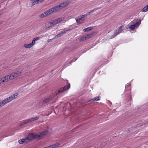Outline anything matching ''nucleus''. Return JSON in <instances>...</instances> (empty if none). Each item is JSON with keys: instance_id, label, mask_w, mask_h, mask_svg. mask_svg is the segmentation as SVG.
<instances>
[{"instance_id": "1", "label": "nucleus", "mask_w": 148, "mask_h": 148, "mask_svg": "<svg viewBox=\"0 0 148 148\" xmlns=\"http://www.w3.org/2000/svg\"><path fill=\"white\" fill-rule=\"evenodd\" d=\"M18 96V94L15 93L11 96L5 99L1 102H0V107L3 106L5 104L10 102L13 99H14L17 98Z\"/></svg>"}, {"instance_id": "2", "label": "nucleus", "mask_w": 148, "mask_h": 148, "mask_svg": "<svg viewBox=\"0 0 148 148\" xmlns=\"http://www.w3.org/2000/svg\"><path fill=\"white\" fill-rule=\"evenodd\" d=\"M69 4V3L67 2H64L60 4L59 5H57L54 7L52 8V9L54 10V12H56L58 10L64 8L67 5Z\"/></svg>"}, {"instance_id": "3", "label": "nucleus", "mask_w": 148, "mask_h": 148, "mask_svg": "<svg viewBox=\"0 0 148 148\" xmlns=\"http://www.w3.org/2000/svg\"><path fill=\"white\" fill-rule=\"evenodd\" d=\"M28 138V142H30L34 140L38 139L40 138V136L38 134H34V133H31L29 134L28 136L27 137Z\"/></svg>"}, {"instance_id": "4", "label": "nucleus", "mask_w": 148, "mask_h": 148, "mask_svg": "<svg viewBox=\"0 0 148 148\" xmlns=\"http://www.w3.org/2000/svg\"><path fill=\"white\" fill-rule=\"evenodd\" d=\"M54 12L52 8H51L50 9L47 10V11L44 12L42 14H40L39 16V17L43 18L46 16H48L52 14H53Z\"/></svg>"}, {"instance_id": "5", "label": "nucleus", "mask_w": 148, "mask_h": 148, "mask_svg": "<svg viewBox=\"0 0 148 148\" xmlns=\"http://www.w3.org/2000/svg\"><path fill=\"white\" fill-rule=\"evenodd\" d=\"M123 26H121L119 27L115 31L114 34L110 37V39L113 38L116 36L117 35L121 33L123 30Z\"/></svg>"}, {"instance_id": "6", "label": "nucleus", "mask_w": 148, "mask_h": 148, "mask_svg": "<svg viewBox=\"0 0 148 148\" xmlns=\"http://www.w3.org/2000/svg\"><path fill=\"white\" fill-rule=\"evenodd\" d=\"M70 87V84H69L64 87L60 88L58 91V93H60L63 92L65 90L69 89Z\"/></svg>"}, {"instance_id": "7", "label": "nucleus", "mask_w": 148, "mask_h": 148, "mask_svg": "<svg viewBox=\"0 0 148 148\" xmlns=\"http://www.w3.org/2000/svg\"><path fill=\"white\" fill-rule=\"evenodd\" d=\"M53 99L52 96L50 95L45 98L42 101V103L44 104L50 101Z\"/></svg>"}, {"instance_id": "8", "label": "nucleus", "mask_w": 148, "mask_h": 148, "mask_svg": "<svg viewBox=\"0 0 148 148\" xmlns=\"http://www.w3.org/2000/svg\"><path fill=\"white\" fill-rule=\"evenodd\" d=\"M99 8H94L93 10H91L89 12L87 13L86 14H84V15H82L81 16V17H83V18L84 17H86L87 15H90V14L93 13L95 11H96V10L99 9Z\"/></svg>"}, {"instance_id": "9", "label": "nucleus", "mask_w": 148, "mask_h": 148, "mask_svg": "<svg viewBox=\"0 0 148 148\" xmlns=\"http://www.w3.org/2000/svg\"><path fill=\"white\" fill-rule=\"evenodd\" d=\"M62 21L61 18H57L56 19H55L53 21H51L52 22V24H53L54 25H55L56 24H57L58 23H59Z\"/></svg>"}, {"instance_id": "10", "label": "nucleus", "mask_w": 148, "mask_h": 148, "mask_svg": "<svg viewBox=\"0 0 148 148\" xmlns=\"http://www.w3.org/2000/svg\"><path fill=\"white\" fill-rule=\"evenodd\" d=\"M24 142H26V143L28 142V138H26L20 139L18 140V143L20 144H22Z\"/></svg>"}, {"instance_id": "11", "label": "nucleus", "mask_w": 148, "mask_h": 148, "mask_svg": "<svg viewBox=\"0 0 148 148\" xmlns=\"http://www.w3.org/2000/svg\"><path fill=\"white\" fill-rule=\"evenodd\" d=\"M39 119V117L38 116H36L35 117H32L29 118L28 119V121H29V123L32 122L34 121H35L38 120Z\"/></svg>"}, {"instance_id": "12", "label": "nucleus", "mask_w": 148, "mask_h": 148, "mask_svg": "<svg viewBox=\"0 0 148 148\" xmlns=\"http://www.w3.org/2000/svg\"><path fill=\"white\" fill-rule=\"evenodd\" d=\"M95 34V32H93L89 34H87L86 35V37L87 39L91 38L94 36Z\"/></svg>"}, {"instance_id": "13", "label": "nucleus", "mask_w": 148, "mask_h": 148, "mask_svg": "<svg viewBox=\"0 0 148 148\" xmlns=\"http://www.w3.org/2000/svg\"><path fill=\"white\" fill-rule=\"evenodd\" d=\"M49 131L47 130L43 131L41 133H40L38 135L40 136V138L41 136H45L49 132Z\"/></svg>"}, {"instance_id": "14", "label": "nucleus", "mask_w": 148, "mask_h": 148, "mask_svg": "<svg viewBox=\"0 0 148 148\" xmlns=\"http://www.w3.org/2000/svg\"><path fill=\"white\" fill-rule=\"evenodd\" d=\"M59 143H56L54 144L53 145L49 146L47 147L48 148H55L59 146L60 145Z\"/></svg>"}, {"instance_id": "15", "label": "nucleus", "mask_w": 148, "mask_h": 148, "mask_svg": "<svg viewBox=\"0 0 148 148\" xmlns=\"http://www.w3.org/2000/svg\"><path fill=\"white\" fill-rule=\"evenodd\" d=\"M94 26L90 27H87L85 29H83V31L84 32H87L91 30L92 29H93L94 27Z\"/></svg>"}, {"instance_id": "16", "label": "nucleus", "mask_w": 148, "mask_h": 148, "mask_svg": "<svg viewBox=\"0 0 148 148\" xmlns=\"http://www.w3.org/2000/svg\"><path fill=\"white\" fill-rule=\"evenodd\" d=\"M141 21V19H139L138 21L137 22L134 24L136 28H137L140 25V24Z\"/></svg>"}, {"instance_id": "17", "label": "nucleus", "mask_w": 148, "mask_h": 148, "mask_svg": "<svg viewBox=\"0 0 148 148\" xmlns=\"http://www.w3.org/2000/svg\"><path fill=\"white\" fill-rule=\"evenodd\" d=\"M13 74H14V77L16 78L17 77L21 75V72L19 71H16L13 73Z\"/></svg>"}, {"instance_id": "18", "label": "nucleus", "mask_w": 148, "mask_h": 148, "mask_svg": "<svg viewBox=\"0 0 148 148\" xmlns=\"http://www.w3.org/2000/svg\"><path fill=\"white\" fill-rule=\"evenodd\" d=\"M31 1L32 5H34L36 4L39 3L38 0H32Z\"/></svg>"}, {"instance_id": "19", "label": "nucleus", "mask_w": 148, "mask_h": 148, "mask_svg": "<svg viewBox=\"0 0 148 148\" xmlns=\"http://www.w3.org/2000/svg\"><path fill=\"white\" fill-rule=\"evenodd\" d=\"M2 79L3 80H4V82H7L9 81L10 80L9 79V77H8V75L6 76L3 78H2Z\"/></svg>"}, {"instance_id": "20", "label": "nucleus", "mask_w": 148, "mask_h": 148, "mask_svg": "<svg viewBox=\"0 0 148 148\" xmlns=\"http://www.w3.org/2000/svg\"><path fill=\"white\" fill-rule=\"evenodd\" d=\"M99 97H96L95 98H94L92 99H90L89 101H95L99 100Z\"/></svg>"}, {"instance_id": "21", "label": "nucleus", "mask_w": 148, "mask_h": 148, "mask_svg": "<svg viewBox=\"0 0 148 148\" xmlns=\"http://www.w3.org/2000/svg\"><path fill=\"white\" fill-rule=\"evenodd\" d=\"M29 123V121H28V119H27L26 120H25L23 122L21 123L20 124V125L21 126L23 125H24L25 124H27V123Z\"/></svg>"}, {"instance_id": "22", "label": "nucleus", "mask_w": 148, "mask_h": 148, "mask_svg": "<svg viewBox=\"0 0 148 148\" xmlns=\"http://www.w3.org/2000/svg\"><path fill=\"white\" fill-rule=\"evenodd\" d=\"M14 75V74H13V73L8 75V77H9V79L10 80L15 78Z\"/></svg>"}, {"instance_id": "23", "label": "nucleus", "mask_w": 148, "mask_h": 148, "mask_svg": "<svg viewBox=\"0 0 148 148\" xmlns=\"http://www.w3.org/2000/svg\"><path fill=\"white\" fill-rule=\"evenodd\" d=\"M32 46L31 43L29 44H25L24 45V47L25 48H30Z\"/></svg>"}, {"instance_id": "24", "label": "nucleus", "mask_w": 148, "mask_h": 148, "mask_svg": "<svg viewBox=\"0 0 148 148\" xmlns=\"http://www.w3.org/2000/svg\"><path fill=\"white\" fill-rule=\"evenodd\" d=\"M147 10H148V7L147 5L142 9L141 11L142 12H146Z\"/></svg>"}, {"instance_id": "25", "label": "nucleus", "mask_w": 148, "mask_h": 148, "mask_svg": "<svg viewBox=\"0 0 148 148\" xmlns=\"http://www.w3.org/2000/svg\"><path fill=\"white\" fill-rule=\"evenodd\" d=\"M86 36H84L82 37L80 39L79 41L80 42H82L84 41L85 40H86Z\"/></svg>"}, {"instance_id": "26", "label": "nucleus", "mask_w": 148, "mask_h": 148, "mask_svg": "<svg viewBox=\"0 0 148 148\" xmlns=\"http://www.w3.org/2000/svg\"><path fill=\"white\" fill-rule=\"evenodd\" d=\"M52 22H49V23L48 24V26H47L46 27V28H47L48 27L49 28L50 27H51L54 26V25H53V24H52Z\"/></svg>"}, {"instance_id": "27", "label": "nucleus", "mask_w": 148, "mask_h": 148, "mask_svg": "<svg viewBox=\"0 0 148 148\" xmlns=\"http://www.w3.org/2000/svg\"><path fill=\"white\" fill-rule=\"evenodd\" d=\"M136 28V27L135 26V25H134V24L130 26L129 27V28L131 30H133Z\"/></svg>"}, {"instance_id": "28", "label": "nucleus", "mask_w": 148, "mask_h": 148, "mask_svg": "<svg viewBox=\"0 0 148 148\" xmlns=\"http://www.w3.org/2000/svg\"><path fill=\"white\" fill-rule=\"evenodd\" d=\"M68 31V30H66L64 31H61L59 33L61 36H62L64 34H65L67 31Z\"/></svg>"}, {"instance_id": "29", "label": "nucleus", "mask_w": 148, "mask_h": 148, "mask_svg": "<svg viewBox=\"0 0 148 148\" xmlns=\"http://www.w3.org/2000/svg\"><path fill=\"white\" fill-rule=\"evenodd\" d=\"M82 18H83V17H81L79 19H76V21L77 23H79V21L82 20Z\"/></svg>"}, {"instance_id": "30", "label": "nucleus", "mask_w": 148, "mask_h": 148, "mask_svg": "<svg viewBox=\"0 0 148 148\" xmlns=\"http://www.w3.org/2000/svg\"><path fill=\"white\" fill-rule=\"evenodd\" d=\"M4 82V80L2 79V78L0 79V84H2Z\"/></svg>"}, {"instance_id": "31", "label": "nucleus", "mask_w": 148, "mask_h": 148, "mask_svg": "<svg viewBox=\"0 0 148 148\" xmlns=\"http://www.w3.org/2000/svg\"><path fill=\"white\" fill-rule=\"evenodd\" d=\"M35 40L34 39H33V40H32V42L31 43H30L31 44H32V45L33 46L35 44Z\"/></svg>"}, {"instance_id": "32", "label": "nucleus", "mask_w": 148, "mask_h": 148, "mask_svg": "<svg viewBox=\"0 0 148 148\" xmlns=\"http://www.w3.org/2000/svg\"><path fill=\"white\" fill-rule=\"evenodd\" d=\"M60 36L59 34H58L57 35H56L53 38V39H56L57 38L60 37Z\"/></svg>"}, {"instance_id": "33", "label": "nucleus", "mask_w": 148, "mask_h": 148, "mask_svg": "<svg viewBox=\"0 0 148 148\" xmlns=\"http://www.w3.org/2000/svg\"><path fill=\"white\" fill-rule=\"evenodd\" d=\"M40 38V37H37L35 38H34V39L35 40V41H36L38 40H39Z\"/></svg>"}, {"instance_id": "34", "label": "nucleus", "mask_w": 148, "mask_h": 148, "mask_svg": "<svg viewBox=\"0 0 148 148\" xmlns=\"http://www.w3.org/2000/svg\"><path fill=\"white\" fill-rule=\"evenodd\" d=\"M77 59V58L76 59H73L71 61V62H70V63H71V62H73L75 61Z\"/></svg>"}, {"instance_id": "35", "label": "nucleus", "mask_w": 148, "mask_h": 148, "mask_svg": "<svg viewBox=\"0 0 148 148\" xmlns=\"http://www.w3.org/2000/svg\"><path fill=\"white\" fill-rule=\"evenodd\" d=\"M39 1V3H42L44 1V0H38Z\"/></svg>"}, {"instance_id": "36", "label": "nucleus", "mask_w": 148, "mask_h": 148, "mask_svg": "<svg viewBox=\"0 0 148 148\" xmlns=\"http://www.w3.org/2000/svg\"><path fill=\"white\" fill-rule=\"evenodd\" d=\"M59 93H58V91H56V94H55V96H56Z\"/></svg>"}, {"instance_id": "37", "label": "nucleus", "mask_w": 148, "mask_h": 148, "mask_svg": "<svg viewBox=\"0 0 148 148\" xmlns=\"http://www.w3.org/2000/svg\"><path fill=\"white\" fill-rule=\"evenodd\" d=\"M130 84H128V85L126 86V87H130Z\"/></svg>"}, {"instance_id": "38", "label": "nucleus", "mask_w": 148, "mask_h": 148, "mask_svg": "<svg viewBox=\"0 0 148 148\" xmlns=\"http://www.w3.org/2000/svg\"><path fill=\"white\" fill-rule=\"evenodd\" d=\"M138 21V19H137V20H134L133 21Z\"/></svg>"}, {"instance_id": "39", "label": "nucleus", "mask_w": 148, "mask_h": 148, "mask_svg": "<svg viewBox=\"0 0 148 148\" xmlns=\"http://www.w3.org/2000/svg\"><path fill=\"white\" fill-rule=\"evenodd\" d=\"M2 23V22H0V25Z\"/></svg>"}, {"instance_id": "40", "label": "nucleus", "mask_w": 148, "mask_h": 148, "mask_svg": "<svg viewBox=\"0 0 148 148\" xmlns=\"http://www.w3.org/2000/svg\"><path fill=\"white\" fill-rule=\"evenodd\" d=\"M59 34V36H60V37H61V36H61V35L60 34Z\"/></svg>"}, {"instance_id": "41", "label": "nucleus", "mask_w": 148, "mask_h": 148, "mask_svg": "<svg viewBox=\"0 0 148 148\" xmlns=\"http://www.w3.org/2000/svg\"><path fill=\"white\" fill-rule=\"evenodd\" d=\"M43 148H48L47 147H44Z\"/></svg>"}, {"instance_id": "42", "label": "nucleus", "mask_w": 148, "mask_h": 148, "mask_svg": "<svg viewBox=\"0 0 148 148\" xmlns=\"http://www.w3.org/2000/svg\"><path fill=\"white\" fill-rule=\"evenodd\" d=\"M1 7V5H0V8Z\"/></svg>"}, {"instance_id": "43", "label": "nucleus", "mask_w": 148, "mask_h": 148, "mask_svg": "<svg viewBox=\"0 0 148 148\" xmlns=\"http://www.w3.org/2000/svg\"><path fill=\"white\" fill-rule=\"evenodd\" d=\"M1 14H0V16H1Z\"/></svg>"}]
</instances>
